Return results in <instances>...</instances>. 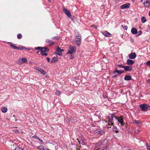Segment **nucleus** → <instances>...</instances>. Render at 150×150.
I'll return each instance as SVG.
<instances>
[{
  "mask_svg": "<svg viewBox=\"0 0 150 150\" xmlns=\"http://www.w3.org/2000/svg\"><path fill=\"white\" fill-rule=\"evenodd\" d=\"M52 40L47 39L46 40L45 42L48 43L50 45H52L54 44V42L52 41Z\"/></svg>",
  "mask_w": 150,
  "mask_h": 150,
  "instance_id": "16",
  "label": "nucleus"
},
{
  "mask_svg": "<svg viewBox=\"0 0 150 150\" xmlns=\"http://www.w3.org/2000/svg\"><path fill=\"white\" fill-rule=\"evenodd\" d=\"M144 7H149L150 6V1L149 0L145 1L144 2Z\"/></svg>",
  "mask_w": 150,
  "mask_h": 150,
  "instance_id": "10",
  "label": "nucleus"
},
{
  "mask_svg": "<svg viewBox=\"0 0 150 150\" xmlns=\"http://www.w3.org/2000/svg\"><path fill=\"white\" fill-rule=\"evenodd\" d=\"M127 62V64L128 65H132L134 63V61L131 59H128Z\"/></svg>",
  "mask_w": 150,
  "mask_h": 150,
  "instance_id": "19",
  "label": "nucleus"
},
{
  "mask_svg": "<svg viewBox=\"0 0 150 150\" xmlns=\"http://www.w3.org/2000/svg\"><path fill=\"white\" fill-rule=\"evenodd\" d=\"M37 139H38V140H39L40 142H41L42 144V143H43V141L42 140L40 139V138H39L38 137V138H37Z\"/></svg>",
  "mask_w": 150,
  "mask_h": 150,
  "instance_id": "44",
  "label": "nucleus"
},
{
  "mask_svg": "<svg viewBox=\"0 0 150 150\" xmlns=\"http://www.w3.org/2000/svg\"><path fill=\"white\" fill-rule=\"evenodd\" d=\"M41 49V47H35V49L37 50H40Z\"/></svg>",
  "mask_w": 150,
  "mask_h": 150,
  "instance_id": "40",
  "label": "nucleus"
},
{
  "mask_svg": "<svg viewBox=\"0 0 150 150\" xmlns=\"http://www.w3.org/2000/svg\"><path fill=\"white\" fill-rule=\"evenodd\" d=\"M48 148L46 146H44L43 149V150H47Z\"/></svg>",
  "mask_w": 150,
  "mask_h": 150,
  "instance_id": "46",
  "label": "nucleus"
},
{
  "mask_svg": "<svg viewBox=\"0 0 150 150\" xmlns=\"http://www.w3.org/2000/svg\"><path fill=\"white\" fill-rule=\"evenodd\" d=\"M13 131H14L15 133L16 134L19 133L20 132L19 131V130L18 129L14 130Z\"/></svg>",
  "mask_w": 150,
  "mask_h": 150,
  "instance_id": "39",
  "label": "nucleus"
},
{
  "mask_svg": "<svg viewBox=\"0 0 150 150\" xmlns=\"http://www.w3.org/2000/svg\"><path fill=\"white\" fill-rule=\"evenodd\" d=\"M102 34L106 37H111L112 35L107 31H105L104 32L102 33Z\"/></svg>",
  "mask_w": 150,
  "mask_h": 150,
  "instance_id": "12",
  "label": "nucleus"
},
{
  "mask_svg": "<svg viewBox=\"0 0 150 150\" xmlns=\"http://www.w3.org/2000/svg\"><path fill=\"white\" fill-rule=\"evenodd\" d=\"M104 133V132L103 131L101 130V131H100V132L99 133V134H100V135H103Z\"/></svg>",
  "mask_w": 150,
  "mask_h": 150,
  "instance_id": "41",
  "label": "nucleus"
},
{
  "mask_svg": "<svg viewBox=\"0 0 150 150\" xmlns=\"http://www.w3.org/2000/svg\"><path fill=\"white\" fill-rule=\"evenodd\" d=\"M132 79L131 76L129 75H126L124 78V79L126 81H128L131 80Z\"/></svg>",
  "mask_w": 150,
  "mask_h": 150,
  "instance_id": "21",
  "label": "nucleus"
},
{
  "mask_svg": "<svg viewBox=\"0 0 150 150\" xmlns=\"http://www.w3.org/2000/svg\"><path fill=\"white\" fill-rule=\"evenodd\" d=\"M59 39V37L58 36H56L52 38V40H54L55 39L58 40Z\"/></svg>",
  "mask_w": 150,
  "mask_h": 150,
  "instance_id": "30",
  "label": "nucleus"
},
{
  "mask_svg": "<svg viewBox=\"0 0 150 150\" xmlns=\"http://www.w3.org/2000/svg\"><path fill=\"white\" fill-rule=\"evenodd\" d=\"M8 43H9V44H11V45L13 44H12V42H8Z\"/></svg>",
  "mask_w": 150,
  "mask_h": 150,
  "instance_id": "54",
  "label": "nucleus"
},
{
  "mask_svg": "<svg viewBox=\"0 0 150 150\" xmlns=\"http://www.w3.org/2000/svg\"><path fill=\"white\" fill-rule=\"evenodd\" d=\"M69 50L67 54H72L75 53L76 51V48L75 46H72L70 45L69 46Z\"/></svg>",
  "mask_w": 150,
  "mask_h": 150,
  "instance_id": "2",
  "label": "nucleus"
},
{
  "mask_svg": "<svg viewBox=\"0 0 150 150\" xmlns=\"http://www.w3.org/2000/svg\"><path fill=\"white\" fill-rule=\"evenodd\" d=\"M116 76H117V75H115V76H114L113 77H115Z\"/></svg>",
  "mask_w": 150,
  "mask_h": 150,
  "instance_id": "57",
  "label": "nucleus"
},
{
  "mask_svg": "<svg viewBox=\"0 0 150 150\" xmlns=\"http://www.w3.org/2000/svg\"><path fill=\"white\" fill-rule=\"evenodd\" d=\"M44 148V146H40L37 147V149H40V150H43V149Z\"/></svg>",
  "mask_w": 150,
  "mask_h": 150,
  "instance_id": "33",
  "label": "nucleus"
},
{
  "mask_svg": "<svg viewBox=\"0 0 150 150\" xmlns=\"http://www.w3.org/2000/svg\"><path fill=\"white\" fill-rule=\"evenodd\" d=\"M70 58L71 59H74V56L73 55H72V54H71V56L70 57Z\"/></svg>",
  "mask_w": 150,
  "mask_h": 150,
  "instance_id": "42",
  "label": "nucleus"
},
{
  "mask_svg": "<svg viewBox=\"0 0 150 150\" xmlns=\"http://www.w3.org/2000/svg\"><path fill=\"white\" fill-rule=\"evenodd\" d=\"M115 119L117 120L120 123L121 125L122 126L124 125V123L123 121V119L121 117H115Z\"/></svg>",
  "mask_w": 150,
  "mask_h": 150,
  "instance_id": "7",
  "label": "nucleus"
},
{
  "mask_svg": "<svg viewBox=\"0 0 150 150\" xmlns=\"http://www.w3.org/2000/svg\"><path fill=\"white\" fill-rule=\"evenodd\" d=\"M58 60V59L57 57H54L52 59V60L50 62V63L52 64L54 63Z\"/></svg>",
  "mask_w": 150,
  "mask_h": 150,
  "instance_id": "23",
  "label": "nucleus"
},
{
  "mask_svg": "<svg viewBox=\"0 0 150 150\" xmlns=\"http://www.w3.org/2000/svg\"><path fill=\"white\" fill-rule=\"evenodd\" d=\"M122 27L125 30H127V27L125 25H122Z\"/></svg>",
  "mask_w": 150,
  "mask_h": 150,
  "instance_id": "34",
  "label": "nucleus"
},
{
  "mask_svg": "<svg viewBox=\"0 0 150 150\" xmlns=\"http://www.w3.org/2000/svg\"><path fill=\"white\" fill-rule=\"evenodd\" d=\"M37 70L44 75H45L46 74V72L43 69H41L40 68H39Z\"/></svg>",
  "mask_w": 150,
  "mask_h": 150,
  "instance_id": "20",
  "label": "nucleus"
},
{
  "mask_svg": "<svg viewBox=\"0 0 150 150\" xmlns=\"http://www.w3.org/2000/svg\"><path fill=\"white\" fill-rule=\"evenodd\" d=\"M41 54H42L43 56H47V53H45V52H41Z\"/></svg>",
  "mask_w": 150,
  "mask_h": 150,
  "instance_id": "37",
  "label": "nucleus"
},
{
  "mask_svg": "<svg viewBox=\"0 0 150 150\" xmlns=\"http://www.w3.org/2000/svg\"><path fill=\"white\" fill-rule=\"evenodd\" d=\"M61 92L59 90H57L56 92V94L57 95H59L60 94Z\"/></svg>",
  "mask_w": 150,
  "mask_h": 150,
  "instance_id": "36",
  "label": "nucleus"
},
{
  "mask_svg": "<svg viewBox=\"0 0 150 150\" xmlns=\"http://www.w3.org/2000/svg\"><path fill=\"white\" fill-rule=\"evenodd\" d=\"M124 66H122L121 64H119L117 65V69H119V68L122 67V68H124Z\"/></svg>",
  "mask_w": 150,
  "mask_h": 150,
  "instance_id": "35",
  "label": "nucleus"
},
{
  "mask_svg": "<svg viewBox=\"0 0 150 150\" xmlns=\"http://www.w3.org/2000/svg\"><path fill=\"white\" fill-rule=\"evenodd\" d=\"M81 144L83 145H84L85 144V142H83V141H82V142L81 143Z\"/></svg>",
  "mask_w": 150,
  "mask_h": 150,
  "instance_id": "50",
  "label": "nucleus"
},
{
  "mask_svg": "<svg viewBox=\"0 0 150 150\" xmlns=\"http://www.w3.org/2000/svg\"><path fill=\"white\" fill-rule=\"evenodd\" d=\"M133 123L137 125H138L140 124L141 123V122L140 120H135L134 121Z\"/></svg>",
  "mask_w": 150,
  "mask_h": 150,
  "instance_id": "25",
  "label": "nucleus"
},
{
  "mask_svg": "<svg viewBox=\"0 0 150 150\" xmlns=\"http://www.w3.org/2000/svg\"><path fill=\"white\" fill-rule=\"evenodd\" d=\"M113 128L112 129L113 131L115 132H118V130L116 126H115L114 125H113Z\"/></svg>",
  "mask_w": 150,
  "mask_h": 150,
  "instance_id": "26",
  "label": "nucleus"
},
{
  "mask_svg": "<svg viewBox=\"0 0 150 150\" xmlns=\"http://www.w3.org/2000/svg\"><path fill=\"white\" fill-rule=\"evenodd\" d=\"M101 130L100 129V130H97L96 131H95V133L97 134H99V133L100 132V131H101Z\"/></svg>",
  "mask_w": 150,
  "mask_h": 150,
  "instance_id": "38",
  "label": "nucleus"
},
{
  "mask_svg": "<svg viewBox=\"0 0 150 150\" xmlns=\"http://www.w3.org/2000/svg\"><path fill=\"white\" fill-rule=\"evenodd\" d=\"M49 51V49L47 47H41V51L42 52H47Z\"/></svg>",
  "mask_w": 150,
  "mask_h": 150,
  "instance_id": "15",
  "label": "nucleus"
},
{
  "mask_svg": "<svg viewBox=\"0 0 150 150\" xmlns=\"http://www.w3.org/2000/svg\"><path fill=\"white\" fill-rule=\"evenodd\" d=\"M103 147L98 146L96 147L95 150H103Z\"/></svg>",
  "mask_w": 150,
  "mask_h": 150,
  "instance_id": "24",
  "label": "nucleus"
},
{
  "mask_svg": "<svg viewBox=\"0 0 150 150\" xmlns=\"http://www.w3.org/2000/svg\"><path fill=\"white\" fill-rule=\"evenodd\" d=\"M130 4L129 3H126L123 4L120 6V8L121 9H124L125 8H128L130 7Z\"/></svg>",
  "mask_w": 150,
  "mask_h": 150,
  "instance_id": "8",
  "label": "nucleus"
},
{
  "mask_svg": "<svg viewBox=\"0 0 150 150\" xmlns=\"http://www.w3.org/2000/svg\"><path fill=\"white\" fill-rule=\"evenodd\" d=\"M49 2H50L51 1L50 0H48Z\"/></svg>",
  "mask_w": 150,
  "mask_h": 150,
  "instance_id": "58",
  "label": "nucleus"
},
{
  "mask_svg": "<svg viewBox=\"0 0 150 150\" xmlns=\"http://www.w3.org/2000/svg\"><path fill=\"white\" fill-rule=\"evenodd\" d=\"M110 116H109L108 117V118L109 122L111 123V124H109L108 125H113L114 123H112V122L113 120V118L115 117V118L116 117L113 114H110Z\"/></svg>",
  "mask_w": 150,
  "mask_h": 150,
  "instance_id": "4",
  "label": "nucleus"
},
{
  "mask_svg": "<svg viewBox=\"0 0 150 150\" xmlns=\"http://www.w3.org/2000/svg\"><path fill=\"white\" fill-rule=\"evenodd\" d=\"M146 21V20L145 17L144 16H143L142 18L141 22L142 23H144Z\"/></svg>",
  "mask_w": 150,
  "mask_h": 150,
  "instance_id": "27",
  "label": "nucleus"
},
{
  "mask_svg": "<svg viewBox=\"0 0 150 150\" xmlns=\"http://www.w3.org/2000/svg\"><path fill=\"white\" fill-rule=\"evenodd\" d=\"M124 70H118L117 69V68L115 69V71H113V74H115L116 73H117L119 75L121 74H122L124 73Z\"/></svg>",
  "mask_w": 150,
  "mask_h": 150,
  "instance_id": "9",
  "label": "nucleus"
},
{
  "mask_svg": "<svg viewBox=\"0 0 150 150\" xmlns=\"http://www.w3.org/2000/svg\"><path fill=\"white\" fill-rule=\"evenodd\" d=\"M33 138H35V139H36V138L37 139L38 138V137L36 135H34L33 137Z\"/></svg>",
  "mask_w": 150,
  "mask_h": 150,
  "instance_id": "48",
  "label": "nucleus"
},
{
  "mask_svg": "<svg viewBox=\"0 0 150 150\" xmlns=\"http://www.w3.org/2000/svg\"><path fill=\"white\" fill-rule=\"evenodd\" d=\"M22 37V35L21 33H19L17 35V38L19 39H20Z\"/></svg>",
  "mask_w": 150,
  "mask_h": 150,
  "instance_id": "29",
  "label": "nucleus"
},
{
  "mask_svg": "<svg viewBox=\"0 0 150 150\" xmlns=\"http://www.w3.org/2000/svg\"><path fill=\"white\" fill-rule=\"evenodd\" d=\"M27 59L26 58L22 57L18 59V64H20L24 63L27 62Z\"/></svg>",
  "mask_w": 150,
  "mask_h": 150,
  "instance_id": "6",
  "label": "nucleus"
},
{
  "mask_svg": "<svg viewBox=\"0 0 150 150\" xmlns=\"http://www.w3.org/2000/svg\"><path fill=\"white\" fill-rule=\"evenodd\" d=\"M39 52V51L37 52V53H38Z\"/></svg>",
  "mask_w": 150,
  "mask_h": 150,
  "instance_id": "56",
  "label": "nucleus"
},
{
  "mask_svg": "<svg viewBox=\"0 0 150 150\" xmlns=\"http://www.w3.org/2000/svg\"><path fill=\"white\" fill-rule=\"evenodd\" d=\"M46 58L47 59V61L48 62H50V59L48 57H47Z\"/></svg>",
  "mask_w": 150,
  "mask_h": 150,
  "instance_id": "49",
  "label": "nucleus"
},
{
  "mask_svg": "<svg viewBox=\"0 0 150 150\" xmlns=\"http://www.w3.org/2000/svg\"><path fill=\"white\" fill-rule=\"evenodd\" d=\"M149 16H150V11L149 12Z\"/></svg>",
  "mask_w": 150,
  "mask_h": 150,
  "instance_id": "55",
  "label": "nucleus"
},
{
  "mask_svg": "<svg viewBox=\"0 0 150 150\" xmlns=\"http://www.w3.org/2000/svg\"><path fill=\"white\" fill-rule=\"evenodd\" d=\"M26 48L25 47L21 46L18 47L17 50H23L24 49H26Z\"/></svg>",
  "mask_w": 150,
  "mask_h": 150,
  "instance_id": "28",
  "label": "nucleus"
},
{
  "mask_svg": "<svg viewBox=\"0 0 150 150\" xmlns=\"http://www.w3.org/2000/svg\"><path fill=\"white\" fill-rule=\"evenodd\" d=\"M56 53L60 56L62 55V53L61 52V50L60 48L58 47V48L56 52Z\"/></svg>",
  "mask_w": 150,
  "mask_h": 150,
  "instance_id": "14",
  "label": "nucleus"
},
{
  "mask_svg": "<svg viewBox=\"0 0 150 150\" xmlns=\"http://www.w3.org/2000/svg\"><path fill=\"white\" fill-rule=\"evenodd\" d=\"M97 26H96V25H95L94 26V28H97Z\"/></svg>",
  "mask_w": 150,
  "mask_h": 150,
  "instance_id": "52",
  "label": "nucleus"
},
{
  "mask_svg": "<svg viewBox=\"0 0 150 150\" xmlns=\"http://www.w3.org/2000/svg\"><path fill=\"white\" fill-rule=\"evenodd\" d=\"M15 44H12L10 45V46L13 49L17 50L18 47L14 46Z\"/></svg>",
  "mask_w": 150,
  "mask_h": 150,
  "instance_id": "31",
  "label": "nucleus"
},
{
  "mask_svg": "<svg viewBox=\"0 0 150 150\" xmlns=\"http://www.w3.org/2000/svg\"><path fill=\"white\" fill-rule=\"evenodd\" d=\"M131 32L133 34H136L137 33V30L134 28H133L131 29Z\"/></svg>",
  "mask_w": 150,
  "mask_h": 150,
  "instance_id": "18",
  "label": "nucleus"
},
{
  "mask_svg": "<svg viewBox=\"0 0 150 150\" xmlns=\"http://www.w3.org/2000/svg\"><path fill=\"white\" fill-rule=\"evenodd\" d=\"M137 131L138 132H140V130H137H137H136V131H135L136 132H136V131Z\"/></svg>",
  "mask_w": 150,
  "mask_h": 150,
  "instance_id": "51",
  "label": "nucleus"
},
{
  "mask_svg": "<svg viewBox=\"0 0 150 150\" xmlns=\"http://www.w3.org/2000/svg\"><path fill=\"white\" fill-rule=\"evenodd\" d=\"M17 146V145L15 144H13L10 145L9 146V148L11 149V150H15L16 149V147Z\"/></svg>",
  "mask_w": 150,
  "mask_h": 150,
  "instance_id": "17",
  "label": "nucleus"
},
{
  "mask_svg": "<svg viewBox=\"0 0 150 150\" xmlns=\"http://www.w3.org/2000/svg\"><path fill=\"white\" fill-rule=\"evenodd\" d=\"M146 64L148 66H150V61H148L146 63Z\"/></svg>",
  "mask_w": 150,
  "mask_h": 150,
  "instance_id": "45",
  "label": "nucleus"
},
{
  "mask_svg": "<svg viewBox=\"0 0 150 150\" xmlns=\"http://www.w3.org/2000/svg\"><path fill=\"white\" fill-rule=\"evenodd\" d=\"M124 69H125L126 71H129L132 69V67L129 66H124Z\"/></svg>",
  "mask_w": 150,
  "mask_h": 150,
  "instance_id": "13",
  "label": "nucleus"
},
{
  "mask_svg": "<svg viewBox=\"0 0 150 150\" xmlns=\"http://www.w3.org/2000/svg\"><path fill=\"white\" fill-rule=\"evenodd\" d=\"M136 57V54L135 53H131L129 55V57L130 59H134Z\"/></svg>",
  "mask_w": 150,
  "mask_h": 150,
  "instance_id": "11",
  "label": "nucleus"
},
{
  "mask_svg": "<svg viewBox=\"0 0 150 150\" xmlns=\"http://www.w3.org/2000/svg\"><path fill=\"white\" fill-rule=\"evenodd\" d=\"M15 150H23V149L22 148L16 146Z\"/></svg>",
  "mask_w": 150,
  "mask_h": 150,
  "instance_id": "32",
  "label": "nucleus"
},
{
  "mask_svg": "<svg viewBox=\"0 0 150 150\" xmlns=\"http://www.w3.org/2000/svg\"><path fill=\"white\" fill-rule=\"evenodd\" d=\"M143 0H141V2H142L143 1Z\"/></svg>",
  "mask_w": 150,
  "mask_h": 150,
  "instance_id": "60",
  "label": "nucleus"
},
{
  "mask_svg": "<svg viewBox=\"0 0 150 150\" xmlns=\"http://www.w3.org/2000/svg\"><path fill=\"white\" fill-rule=\"evenodd\" d=\"M63 11L68 17L70 18L71 17V14L70 12L69 11L63 7Z\"/></svg>",
  "mask_w": 150,
  "mask_h": 150,
  "instance_id": "5",
  "label": "nucleus"
},
{
  "mask_svg": "<svg viewBox=\"0 0 150 150\" xmlns=\"http://www.w3.org/2000/svg\"><path fill=\"white\" fill-rule=\"evenodd\" d=\"M138 33H139V34L138 35H137V36H139V35H141L142 33V31H140L138 32Z\"/></svg>",
  "mask_w": 150,
  "mask_h": 150,
  "instance_id": "43",
  "label": "nucleus"
},
{
  "mask_svg": "<svg viewBox=\"0 0 150 150\" xmlns=\"http://www.w3.org/2000/svg\"><path fill=\"white\" fill-rule=\"evenodd\" d=\"M139 106L142 111H145L147 110L150 106L147 104H143L140 105Z\"/></svg>",
  "mask_w": 150,
  "mask_h": 150,
  "instance_id": "3",
  "label": "nucleus"
},
{
  "mask_svg": "<svg viewBox=\"0 0 150 150\" xmlns=\"http://www.w3.org/2000/svg\"><path fill=\"white\" fill-rule=\"evenodd\" d=\"M132 42H134V40H133H133H132Z\"/></svg>",
  "mask_w": 150,
  "mask_h": 150,
  "instance_id": "59",
  "label": "nucleus"
},
{
  "mask_svg": "<svg viewBox=\"0 0 150 150\" xmlns=\"http://www.w3.org/2000/svg\"><path fill=\"white\" fill-rule=\"evenodd\" d=\"M60 50H61V52H62V51H64V50H61L60 49Z\"/></svg>",
  "mask_w": 150,
  "mask_h": 150,
  "instance_id": "53",
  "label": "nucleus"
},
{
  "mask_svg": "<svg viewBox=\"0 0 150 150\" xmlns=\"http://www.w3.org/2000/svg\"><path fill=\"white\" fill-rule=\"evenodd\" d=\"M8 110L7 108L5 107H2L1 108V110L3 113H5L7 112Z\"/></svg>",
  "mask_w": 150,
  "mask_h": 150,
  "instance_id": "22",
  "label": "nucleus"
},
{
  "mask_svg": "<svg viewBox=\"0 0 150 150\" xmlns=\"http://www.w3.org/2000/svg\"><path fill=\"white\" fill-rule=\"evenodd\" d=\"M74 41L78 46L80 45L81 43V36L80 34L76 35L74 39Z\"/></svg>",
  "mask_w": 150,
  "mask_h": 150,
  "instance_id": "1",
  "label": "nucleus"
},
{
  "mask_svg": "<svg viewBox=\"0 0 150 150\" xmlns=\"http://www.w3.org/2000/svg\"><path fill=\"white\" fill-rule=\"evenodd\" d=\"M147 148L148 150H150V146L148 145L147 146Z\"/></svg>",
  "mask_w": 150,
  "mask_h": 150,
  "instance_id": "47",
  "label": "nucleus"
}]
</instances>
